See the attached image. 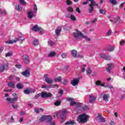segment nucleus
Returning a JSON list of instances; mask_svg holds the SVG:
<instances>
[{
  "label": "nucleus",
  "mask_w": 125,
  "mask_h": 125,
  "mask_svg": "<svg viewBox=\"0 0 125 125\" xmlns=\"http://www.w3.org/2000/svg\"><path fill=\"white\" fill-rule=\"evenodd\" d=\"M73 36L76 39V40H78V41H81L82 40V38L83 39H84L85 41H90V39L88 37H87L86 36H84L82 32L78 30V29H76V32L73 33Z\"/></svg>",
  "instance_id": "1"
},
{
  "label": "nucleus",
  "mask_w": 125,
  "mask_h": 125,
  "mask_svg": "<svg viewBox=\"0 0 125 125\" xmlns=\"http://www.w3.org/2000/svg\"><path fill=\"white\" fill-rule=\"evenodd\" d=\"M89 119L88 115H86L85 113H83L80 115L77 118V122L79 124H85L87 120Z\"/></svg>",
  "instance_id": "2"
},
{
  "label": "nucleus",
  "mask_w": 125,
  "mask_h": 125,
  "mask_svg": "<svg viewBox=\"0 0 125 125\" xmlns=\"http://www.w3.org/2000/svg\"><path fill=\"white\" fill-rule=\"evenodd\" d=\"M66 100L67 101H68V102H70V101H71L70 102V106H73V105H76L77 106L76 110H78V111H82V110H83V107H82V103H77L74 102V99L72 98H67Z\"/></svg>",
  "instance_id": "3"
},
{
  "label": "nucleus",
  "mask_w": 125,
  "mask_h": 125,
  "mask_svg": "<svg viewBox=\"0 0 125 125\" xmlns=\"http://www.w3.org/2000/svg\"><path fill=\"white\" fill-rule=\"evenodd\" d=\"M19 38H17L14 40H10L6 42V43H7V44H12L13 43H14V42H17L18 41H24V40H25V39L23 38V35H22V34L21 33L19 34Z\"/></svg>",
  "instance_id": "4"
},
{
  "label": "nucleus",
  "mask_w": 125,
  "mask_h": 125,
  "mask_svg": "<svg viewBox=\"0 0 125 125\" xmlns=\"http://www.w3.org/2000/svg\"><path fill=\"white\" fill-rule=\"evenodd\" d=\"M13 96H14V98L11 99L10 98H7L6 100L9 103H14V101H17L18 100V97L17 96V94L14 93L13 94Z\"/></svg>",
  "instance_id": "5"
},
{
  "label": "nucleus",
  "mask_w": 125,
  "mask_h": 125,
  "mask_svg": "<svg viewBox=\"0 0 125 125\" xmlns=\"http://www.w3.org/2000/svg\"><path fill=\"white\" fill-rule=\"evenodd\" d=\"M32 31H34V32H40V33H42L43 32L42 28L37 24L33 26L32 27Z\"/></svg>",
  "instance_id": "6"
},
{
  "label": "nucleus",
  "mask_w": 125,
  "mask_h": 125,
  "mask_svg": "<svg viewBox=\"0 0 125 125\" xmlns=\"http://www.w3.org/2000/svg\"><path fill=\"white\" fill-rule=\"evenodd\" d=\"M70 83L73 86H76V85H78V84L79 83H80V78H74Z\"/></svg>",
  "instance_id": "7"
},
{
  "label": "nucleus",
  "mask_w": 125,
  "mask_h": 125,
  "mask_svg": "<svg viewBox=\"0 0 125 125\" xmlns=\"http://www.w3.org/2000/svg\"><path fill=\"white\" fill-rule=\"evenodd\" d=\"M44 78H45V82L47 83H48L49 84L53 83V80L50 78H48V74H45L44 76Z\"/></svg>",
  "instance_id": "8"
},
{
  "label": "nucleus",
  "mask_w": 125,
  "mask_h": 125,
  "mask_svg": "<svg viewBox=\"0 0 125 125\" xmlns=\"http://www.w3.org/2000/svg\"><path fill=\"white\" fill-rule=\"evenodd\" d=\"M41 97L42 98H47V97H52V94L51 93H47L46 92H42L41 94Z\"/></svg>",
  "instance_id": "9"
},
{
  "label": "nucleus",
  "mask_w": 125,
  "mask_h": 125,
  "mask_svg": "<svg viewBox=\"0 0 125 125\" xmlns=\"http://www.w3.org/2000/svg\"><path fill=\"white\" fill-rule=\"evenodd\" d=\"M46 123L49 124L50 125H55V122H52V117L51 116H47L46 119Z\"/></svg>",
  "instance_id": "10"
},
{
  "label": "nucleus",
  "mask_w": 125,
  "mask_h": 125,
  "mask_svg": "<svg viewBox=\"0 0 125 125\" xmlns=\"http://www.w3.org/2000/svg\"><path fill=\"white\" fill-rule=\"evenodd\" d=\"M96 120H98L100 123H105V119L102 117V115L99 113L98 114L96 117Z\"/></svg>",
  "instance_id": "11"
},
{
  "label": "nucleus",
  "mask_w": 125,
  "mask_h": 125,
  "mask_svg": "<svg viewBox=\"0 0 125 125\" xmlns=\"http://www.w3.org/2000/svg\"><path fill=\"white\" fill-rule=\"evenodd\" d=\"M22 60L25 64H29V63H30V60H29V57L28 56H27L26 55H24L22 56Z\"/></svg>",
  "instance_id": "12"
},
{
  "label": "nucleus",
  "mask_w": 125,
  "mask_h": 125,
  "mask_svg": "<svg viewBox=\"0 0 125 125\" xmlns=\"http://www.w3.org/2000/svg\"><path fill=\"white\" fill-rule=\"evenodd\" d=\"M110 98V95L109 94H104L103 95V99L105 102H108Z\"/></svg>",
  "instance_id": "13"
},
{
  "label": "nucleus",
  "mask_w": 125,
  "mask_h": 125,
  "mask_svg": "<svg viewBox=\"0 0 125 125\" xmlns=\"http://www.w3.org/2000/svg\"><path fill=\"white\" fill-rule=\"evenodd\" d=\"M27 16L29 19H32V18L35 17L36 15L34 14L32 11H30L27 12Z\"/></svg>",
  "instance_id": "14"
},
{
  "label": "nucleus",
  "mask_w": 125,
  "mask_h": 125,
  "mask_svg": "<svg viewBox=\"0 0 125 125\" xmlns=\"http://www.w3.org/2000/svg\"><path fill=\"white\" fill-rule=\"evenodd\" d=\"M35 91H36L35 89H31L29 90L25 89L23 91V92L25 94H30V93H34Z\"/></svg>",
  "instance_id": "15"
},
{
  "label": "nucleus",
  "mask_w": 125,
  "mask_h": 125,
  "mask_svg": "<svg viewBox=\"0 0 125 125\" xmlns=\"http://www.w3.org/2000/svg\"><path fill=\"white\" fill-rule=\"evenodd\" d=\"M22 76H24V77H28L30 76V70L28 69H26L25 71H23L22 73Z\"/></svg>",
  "instance_id": "16"
},
{
  "label": "nucleus",
  "mask_w": 125,
  "mask_h": 125,
  "mask_svg": "<svg viewBox=\"0 0 125 125\" xmlns=\"http://www.w3.org/2000/svg\"><path fill=\"white\" fill-rule=\"evenodd\" d=\"M113 67H114L113 63H110V64H107V67H106V70H107L108 73H110L111 70H112V69H113Z\"/></svg>",
  "instance_id": "17"
},
{
  "label": "nucleus",
  "mask_w": 125,
  "mask_h": 125,
  "mask_svg": "<svg viewBox=\"0 0 125 125\" xmlns=\"http://www.w3.org/2000/svg\"><path fill=\"white\" fill-rule=\"evenodd\" d=\"M61 27H58L56 30H55V34L57 37L59 36L60 35V33H61Z\"/></svg>",
  "instance_id": "18"
},
{
  "label": "nucleus",
  "mask_w": 125,
  "mask_h": 125,
  "mask_svg": "<svg viewBox=\"0 0 125 125\" xmlns=\"http://www.w3.org/2000/svg\"><path fill=\"white\" fill-rule=\"evenodd\" d=\"M96 100V97H94L93 95H90L89 97V102L90 103H94Z\"/></svg>",
  "instance_id": "19"
},
{
  "label": "nucleus",
  "mask_w": 125,
  "mask_h": 125,
  "mask_svg": "<svg viewBox=\"0 0 125 125\" xmlns=\"http://www.w3.org/2000/svg\"><path fill=\"white\" fill-rule=\"evenodd\" d=\"M71 54L73 57H80L79 55H77L78 54V52L76 50H73L71 51Z\"/></svg>",
  "instance_id": "20"
},
{
  "label": "nucleus",
  "mask_w": 125,
  "mask_h": 125,
  "mask_svg": "<svg viewBox=\"0 0 125 125\" xmlns=\"http://www.w3.org/2000/svg\"><path fill=\"white\" fill-rule=\"evenodd\" d=\"M67 16H68V17H69V18L71 19L72 21H76L77 20L76 17H75V16H74V15H73V14L68 13L67 14Z\"/></svg>",
  "instance_id": "21"
},
{
  "label": "nucleus",
  "mask_w": 125,
  "mask_h": 125,
  "mask_svg": "<svg viewBox=\"0 0 125 125\" xmlns=\"http://www.w3.org/2000/svg\"><path fill=\"white\" fill-rule=\"evenodd\" d=\"M66 115H67V111L64 110L61 112V117L62 120H63L64 118L66 117Z\"/></svg>",
  "instance_id": "22"
},
{
  "label": "nucleus",
  "mask_w": 125,
  "mask_h": 125,
  "mask_svg": "<svg viewBox=\"0 0 125 125\" xmlns=\"http://www.w3.org/2000/svg\"><path fill=\"white\" fill-rule=\"evenodd\" d=\"M56 55V53L54 51H52L50 52L48 54V57H54Z\"/></svg>",
  "instance_id": "23"
},
{
  "label": "nucleus",
  "mask_w": 125,
  "mask_h": 125,
  "mask_svg": "<svg viewBox=\"0 0 125 125\" xmlns=\"http://www.w3.org/2000/svg\"><path fill=\"white\" fill-rule=\"evenodd\" d=\"M61 81H62V78L61 77L56 78L54 80V82H55V83H61Z\"/></svg>",
  "instance_id": "24"
},
{
  "label": "nucleus",
  "mask_w": 125,
  "mask_h": 125,
  "mask_svg": "<svg viewBox=\"0 0 125 125\" xmlns=\"http://www.w3.org/2000/svg\"><path fill=\"white\" fill-rule=\"evenodd\" d=\"M89 6H98V4L96 3L94 0L91 1V3L89 4Z\"/></svg>",
  "instance_id": "25"
},
{
  "label": "nucleus",
  "mask_w": 125,
  "mask_h": 125,
  "mask_svg": "<svg viewBox=\"0 0 125 125\" xmlns=\"http://www.w3.org/2000/svg\"><path fill=\"white\" fill-rule=\"evenodd\" d=\"M55 44V42L51 41V40H48V45L49 46H53Z\"/></svg>",
  "instance_id": "26"
},
{
  "label": "nucleus",
  "mask_w": 125,
  "mask_h": 125,
  "mask_svg": "<svg viewBox=\"0 0 125 125\" xmlns=\"http://www.w3.org/2000/svg\"><path fill=\"white\" fill-rule=\"evenodd\" d=\"M75 122L74 121H68L65 123L64 125H74L75 124Z\"/></svg>",
  "instance_id": "27"
},
{
  "label": "nucleus",
  "mask_w": 125,
  "mask_h": 125,
  "mask_svg": "<svg viewBox=\"0 0 125 125\" xmlns=\"http://www.w3.org/2000/svg\"><path fill=\"white\" fill-rule=\"evenodd\" d=\"M16 9L19 12L22 11V7L19 4H17L16 5Z\"/></svg>",
  "instance_id": "28"
},
{
  "label": "nucleus",
  "mask_w": 125,
  "mask_h": 125,
  "mask_svg": "<svg viewBox=\"0 0 125 125\" xmlns=\"http://www.w3.org/2000/svg\"><path fill=\"white\" fill-rule=\"evenodd\" d=\"M100 56L102 58H104V59H105V60H109V59H110L109 57H108V59L106 58V54H100Z\"/></svg>",
  "instance_id": "29"
},
{
  "label": "nucleus",
  "mask_w": 125,
  "mask_h": 125,
  "mask_svg": "<svg viewBox=\"0 0 125 125\" xmlns=\"http://www.w3.org/2000/svg\"><path fill=\"white\" fill-rule=\"evenodd\" d=\"M121 22V20L120 19V18H117L115 19L114 21V24L117 26Z\"/></svg>",
  "instance_id": "30"
},
{
  "label": "nucleus",
  "mask_w": 125,
  "mask_h": 125,
  "mask_svg": "<svg viewBox=\"0 0 125 125\" xmlns=\"http://www.w3.org/2000/svg\"><path fill=\"white\" fill-rule=\"evenodd\" d=\"M8 85L10 87H11L12 88H15V85H14V83H12V82H10L8 83Z\"/></svg>",
  "instance_id": "31"
},
{
  "label": "nucleus",
  "mask_w": 125,
  "mask_h": 125,
  "mask_svg": "<svg viewBox=\"0 0 125 125\" xmlns=\"http://www.w3.org/2000/svg\"><path fill=\"white\" fill-rule=\"evenodd\" d=\"M112 35V31L111 29H108V31L105 33V37H109Z\"/></svg>",
  "instance_id": "32"
},
{
  "label": "nucleus",
  "mask_w": 125,
  "mask_h": 125,
  "mask_svg": "<svg viewBox=\"0 0 125 125\" xmlns=\"http://www.w3.org/2000/svg\"><path fill=\"white\" fill-rule=\"evenodd\" d=\"M23 84H21V83H18L17 84V87L18 88V89H22L23 87Z\"/></svg>",
  "instance_id": "33"
},
{
  "label": "nucleus",
  "mask_w": 125,
  "mask_h": 125,
  "mask_svg": "<svg viewBox=\"0 0 125 125\" xmlns=\"http://www.w3.org/2000/svg\"><path fill=\"white\" fill-rule=\"evenodd\" d=\"M114 49H115V47L113 46H111L107 48V51H109V52H112V51H114Z\"/></svg>",
  "instance_id": "34"
},
{
  "label": "nucleus",
  "mask_w": 125,
  "mask_h": 125,
  "mask_svg": "<svg viewBox=\"0 0 125 125\" xmlns=\"http://www.w3.org/2000/svg\"><path fill=\"white\" fill-rule=\"evenodd\" d=\"M56 87L57 88L59 87L58 85H57L56 84H55V85L51 84V85H48V88H49H49H55Z\"/></svg>",
  "instance_id": "35"
},
{
  "label": "nucleus",
  "mask_w": 125,
  "mask_h": 125,
  "mask_svg": "<svg viewBox=\"0 0 125 125\" xmlns=\"http://www.w3.org/2000/svg\"><path fill=\"white\" fill-rule=\"evenodd\" d=\"M46 116H42L40 118V121L41 122H44V121H46Z\"/></svg>",
  "instance_id": "36"
},
{
  "label": "nucleus",
  "mask_w": 125,
  "mask_h": 125,
  "mask_svg": "<svg viewBox=\"0 0 125 125\" xmlns=\"http://www.w3.org/2000/svg\"><path fill=\"white\" fill-rule=\"evenodd\" d=\"M13 54L12 52H8V53L5 54V57H10L11 56H13Z\"/></svg>",
  "instance_id": "37"
},
{
  "label": "nucleus",
  "mask_w": 125,
  "mask_h": 125,
  "mask_svg": "<svg viewBox=\"0 0 125 125\" xmlns=\"http://www.w3.org/2000/svg\"><path fill=\"white\" fill-rule=\"evenodd\" d=\"M93 10H94V8L91 6H89L88 10L89 13H92V12H93Z\"/></svg>",
  "instance_id": "38"
},
{
  "label": "nucleus",
  "mask_w": 125,
  "mask_h": 125,
  "mask_svg": "<svg viewBox=\"0 0 125 125\" xmlns=\"http://www.w3.org/2000/svg\"><path fill=\"white\" fill-rule=\"evenodd\" d=\"M20 3L22 5H26L27 4V2H26L24 0H20Z\"/></svg>",
  "instance_id": "39"
},
{
  "label": "nucleus",
  "mask_w": 125,
  "mask_h": 125,
  "mask_svg": "<svg viewBox=\"0 0 125 125\" xmlns=\"http://www.w3.org/2000/svg\"><path fill=\"white\" fill-rule=\"evenodd\" d=\"M34 13H37V11H38V7L37 6V5L36 4H34Z\"/></svg>",
  "instance_id": "40"
},
{
  "label": "nucleus",
  "mask_w": 125,
  "mask_h": 125,
  "mask_svg": "<svg viewBox=\"0 0 125 125\" xmlns=\"http://www.w3.org/2000/svg\"><path fill=\"white\" fill-rule=\"evenodd\" d=\"M62 83V84H64V85H66V84H68V81H67V80L66 79H64L62 82L61 81Z\"/></svg>",
  "instance_id": "41"
},
{
  "label": "nucleus",
  "mask_w": 125,
  "mask_h": 125,
  "mask_svg": "<svg viewBox=\"0 0 125 125\" xmlns=\"http://www.w3.org/2000/svg\"><path fill=\"white\" fill-rule=\"evenodd\" d=\"M33 43L34 45H35L36 46L39 44V41H38L37 40H34L33 41Z\"/></svg>",
  "instance_id": "42"
},
{
  "label": "nucleus",
  "mask_w": 125,
  "mask_h": 125,
  "mask_svg": "<svg viewBox=\"0 0 125 125\" xmlns=\"http://www.w3.org/2000/svg\"><path fill=\"white\" fill-rule=\"evenodd\" d=\"M4 71V66L0 65V73H2Z\"/></svg>",
  "instance_id": "43"
},
{
  "label": "nucleus",
  "mask_w": 125,
  "mask_h": 125,
  "mask_svg": "<svg viewBox=\"0 0 125 125\" xmlns=\"http://www.w3.org/2000/svg\"><path fill=\"white\" fill-rule=\"evenodd\" d=\"M109 1L113 5L117 4V1L116 0H109Z\"/></svg>",
  "instance_id": "44"
},
{
  "label": "nucleus",
  "mask_w": 125,
  "mask_h": 125,
  "mask_svg": "<svg viewBox=\"0 0 125 125\" xmlns=\"http://www.w3.org/2000/svg\"><path fill=\"white\" fill-rule=\"evenodd\" d=\"M67 11H68L69 12H73V11H74V10L73 9V8L71 7H68L67 8Z\"/></svg>",
  "instance_id": "45"
},
{
  "label": "nucleus",
  "mask_w": 125,
  "mask_h": 125,
  "mask_svg": "<svg viewBox=\"0 0 125 125\" xmlns=\"http://www.w3.org/2000/svg\"><path fill=\"white\" fill-rule=\"evenodd\" d=\"M61 104V102L60 101H58L55 103V106H59L60 104Z\"/></svg>",
  "instance_id": "46"
},
{
  "label": "nucleus",
  "mask_w": 125,
  "mask_h": 125,
  "mask_svg": "<svg viewBox=\"0 0 125 125\" xmlns=\"http://www.w3.org/2000/svg\"><path fill=\"white\" fill-rule=\"evenodd\" d=\"M9 64L8 62H7V63L5 64V65H4V70H8V66H9Z\"/></svg>",
  "instance_id": "47"
},
{
  "label": "nucleus",
  "mask_w": 125,
  "mask_h": 125,
  "mask_svg": "<svg viewBox=\"0 0 125 125\" xmlns=\"http://www.w3.org/2000/svg\"><path fill=\"white\" fill-rule=\"evenodd\" d=\"M100 13L101 14H105L106 13V11L105 10H103V9H100Z\"/></svg>",
  "instance_id": "48"
},
{
  "label": "nucleus",
  "mask_w": 125,
  "mask_h": 125,
  "mask_svg": "<svg viewBox=\"0 0 125 125\" xmlns=\"http://www.w3.org/2000/svg\"><path fill=\"white\" fill-rule=\"evenodd\" d=\"M86 72L88 74H91V69L89 67H88L86 69Z\"/></svg>",
  "instance_id": "49"
},
{
  "label": "nucleus",
  "mask_w": 125,
  "mask_h": 125,
  "mask_svg": "<svg viewBox=\"0 0 125 125\" xmlns=\"http://www.w3.org/2000/svg\"><path fill=\"white\" fill-rule=\"evenodd\" d=\"M15 67L18 69H21V68H22V65L20 64H16Z\"/></svg>",
  "instance_id": "50"
},
{
  "label": "nucleus",
  "mask_w": 125,
  "mask_h": 125,
  "mask_svg": "<svg viewBox=\"0 0 125 125\" xmlns=\"http://www.w3.org/2000/svg\"><path fill=\"white\" fill-rule=\"evenodd\" d=\"M48 86L46 85H42V88H45V89H48L49 88Z\"/></svg>",
  "instance_id": "51"
},
{
  "label": "nucleus",
  "mask_w": 125,
  "mask_h": 125,
  "mask_svg": "<svg viewBox=\"0 0 125 125\" xmlns=\"http://www.w3.org/2000/svg\"><path fill=\"white\" fill-rule=\"evenodd\" d=\"M61 56L62 58H66V57H67V55H66V53H63L62 54Z\"/></svg>",
  "instance_id": "52"
},
{
  "label": "nucleus",
  "mask_w": 125,
  "mask_h": 125,
  "mask_svg": "<svg viewBox=\"0 0 125 125\" xmlns=\"http://www.w3.org/2000/svg\"><path fill=\"white\" fill-rule=\"evenodd\" d=\"M12 108H13V109H17V108H18V106L16 104H12Z\"/></svg>",
  "instance_id": "53"
},
{
  "label": "nucleus",
  "mask_w": 125,
  "mask_h": 125,
  "mask_svg": "<svg viewBox=\"0 0 125 125\" xmlns=\"http://www.w3.org/2000/svg\"><path fill=\"white\" fill-rule=\"evenodd\" d=\"M0 14H6V11L4 10L3 12L0 9Z\"/></svg>",
  "instance_id": "54"
},
{
  "label": "nucleus",
  "mask_w": 125,
  "mask_h": 125,
  "mask_svg": "<svg viewBox=\"0 0 125 125\" xmlns=\"http://www.w3.org/2000/svg\"><path fill=\"white\" fill-rule=\"evenodd\" d=\"M96 84H97V85H100V84H101V81H96Z\"/></svg>",
  "instance_id": "55"
},
{
  "label": "nucleus",
  "mask_w": 125,
  "mask_h": 125,
  "mask_svg": "<svg viewBox=\"0 0 125 125\" xmlns=\"http://www.w3.org/2000/svg\"><path fill=\"white\" fill-rule=\"evenodd\" d=\"M66 3L68 4V5H70V4H72V1H71L70 0H67Z\"/></svg>",
  "instance_id": "56"
},
{
  "label": "nucleus",
  "mask_w": 125,
  "mask_h": 125,
  "mask_svg": "<svg viewBox=\"0 0 125 125\" xmlns=\"http://www.w3.org/2000/svg\"><path fill=\"white\" fill-rule=\"evenodd\" d=\"M120 45H125V41L122 40L120 42Z\"/></svg>",
  "instance_id": "57"
},
{
  "label": "nucleus",
  "mask_w": 125,
  "mask_h": 125,
  "mask_svg": "<svg viewBox=\"0 0 125 125\" xmlns=\"http://www.w3.org/2000/svg\"><path fill=\"white\" fill-rule=\"evenodd\" d=\"M83 110H84V111H87V110H88V106H84L83 107Z\"/></svg>",
  "instance_id": "58"
},
{
  "label": "nucleus",
  "mask_w": 125,
  "mask_h": 125,
  "mask_svg": "<svg viewBox=\"0 0 125 125\" xmlns=\"http://www.w3.org/2000/svg\"><path fill=\"white\" fill-rule=\"evenodd\" d=\"M3 49H4V48L3 47H0V54L2 53V52L3 51Z\"/></svg>",
  "instance_id": "59"
},
{
  "label": "nucleus",
  "mask_w": 125,
  "mask_h": 125,
  "mask_svg": "<svg viewBox=\"0 0 125 125\" xmlns=\"http://www.w3.org/2000/svg\"><path fill=\"white\" fill-rule=\"evenodd\" d=\"M40 96H41V94H38L37 95H36L35 96V99H38V98H39V97H40Z\"/></svg>",
  "instance_id": "60"
},
{
  "label": "nucleus",
  "mask_w": 125,
  "mask_h": 125,
  "mask_svg": "<svg viewBox=\"0 0 125 125\" xmlns=\"http://www.w3.org/2000/svg\"><path fill=\"white\" fill-rule=\"evenodd\" d=\"M63 90L61 89L60 91L59 92V94H60L61 96L62 95V94L63 93Z\"/></svg>",
  "instance_id": "61"
},
{
  "label": "nucleus",
  "mask_w": 125,
  "mask_h": 125,
  "mask_svg": "<svg viewBox=\"0 0 125 125\" xmlns=\"http://www.w3.org/2000/svg\"><path fill=\"white\" fill-rule=\"evenodd\" d=\"M76 11L77 12H78V13H81V10L79 7L76 8Z\"/></svg>",
  "instance_id": "62"
},
{
  "label": "nucleus",
  "mask_w": 125,
  "mask_h": 125,
  "mask_svg": "<svg viewBox=\"0 0 125 125\" xmlns=\"http://www.w3.org/2000/svg\"><path fill=\"white\" fill-rule=\"evenodd\" d=\"M97 21V20L96 19H94L93 20L91 21V23H94V22Z\"/></svg>",
  "instance_id": "63"
},
{
  "label": "nucleus",
  "mask_w": 125,
  "mask_h": 125,
  "mask_svg": "<svg viewBox=\"0 0 125 125\" xmlns=\"http://www.w3.org/2000/svg\"><path fill=\"white\" fill-rule=\"evenodd\" d=\"M125 2L124 3H122L120 5V8H122V7H123V6H124V5H125Z\"/></svg>",
  "instance_id": "64"
}]
</instances>
